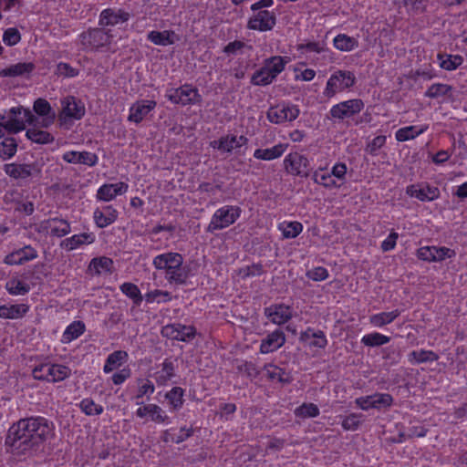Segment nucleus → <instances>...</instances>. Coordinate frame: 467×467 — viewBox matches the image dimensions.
Here are the masks:
<instances>
[{
    "mask_svg": "<svg viewBox=\"0 0 467 467\" xmlns=\"http://www.w3.org/2000/svg\"><path fill=\"white\" fill-rule=\"evenodd\" d=\"M53 423L44 417L20 419L9 427L5 445L13 453L32 454L53 435Z\"/></svg>",
    "mask_w": 467,
    "mask_h": 467,
    "instance_id": "obj_1",
    "label": "nucleus"
},
{
    "mask_svg": "<svg viewBox=\"0 0 467 467\" xmlns=\"http://www.w3.org/2000/svg\"><path fill=\"white\" fill-rule=\"evenodd\" d=\"M42 166L37 161L32 163H6L4 165V171L10 178L15 180L40 179L42 176Z\"/></svg>",
    "mask_w": 467,
    "mask_h": 467,
    "instance_id": "obj_2",
    "label": "nucleus"
},
{
    "mask_svg": "<svg viewBox=\"0 0 467 467\" xmlns=\"http://www.w3.org/2000/svg\"><path fill=\"white\" fill-rule=\"evenodd\" d=\"M242 210L238 206L226 205L218 209L212 217L207 232L213 233L233 224L241 215Z\"/></svg>",
    "mask_w": 467,
    "mask_h": 467,
    "instance_id": "obj_3",
    "label": "nucleus"
},
{
    "mask_svg": "<svg viewBox=\"0 0 467 467\" xmlns=\"http://www.w3.org/2000/svg\"><path fill=\"white\" fill-rule=\"evenodd\" d=\"M81 44L86 47L99 49L109 46L113 38L110 29L99 26L89 28L79 36Z\"/></svg>",
    "mask_w": 467,
    "mask_h": 467,
    "instance_id": "obj_4",
    "label": "nucleus"
},
{
    "mask_svg": "<svg viewBox=\"0 0 467 467\" xmlns=\"http://www.w3.org/2000/svg\"><path fill=\"white\" fill-rule=\"evenodd\" d=\"M355 83L356 78L351 71L337 70L328 78L324 94L332 98L337 92L351 88Z\"/></svg>",
    "mask_w": 467,
    "mask_h": 467,
    "instance_id": "obj_5",
    "label": "nucleus"
},
{
    "mask_svg": "<svg viewBox=\"0 0 467 467\" xmlns=\"http://www.w3.org/2000/svg\"><path fill=\"white\" fill-rule=\"evenodd\" d=\"M166 97L172 103L182 104V106L202 102V96L199 94L198 89L192 88L188 85L171 89L166 94Z\"/></svg>",
    "mask_w": 467,
    "mask_h": 467,
    "instance_id": "obj_6",
    "label": "nucleus"
},
{
    "mask_svg": "<svg viewBox=\"0 0 467 467\" xmlns=\"http://www.w3.org/2000/svg\"><path fill=\"white\" fill-rule=\"evenodd\" d=\"M161 335L173 340L189 342L194 338L196 329L192 326H186L181 323L168 324L161 327Z\"/></svg>",
    "mask_w": 467,
    "mask_h": 467,
    "instance_id": "obj_7",
    "label": "nucleus"
},
{
    "mask_svg": "<svg viewBox=\"0 0 467 467\" xmlns=\"http://www.w3.org/2000/svg\"><path fill=\"white\" fill-rule=\"evenodd\" d=\"M284 166L287 173L294 176L307 177L310 163L306 157L297 153H290L284 160Z\"/></svg>",
    "mask_w": 467,
    "mask_h": 467,
    "instance_id": "obj_8",
    "label": "nucleus"
},
{
    "mask_svg": "<svg viewBox=\"0 0 467 467\" xmlns=\"http://www.w3.org/2000/svg\"><path fill=\"white\" fill-rule=\"evenodd\" d=\"M363 108L364 103L361 99H349L334 105L330 109V115L333 119L342 120L359 113Z\"/></svg>",
    "mask_w": 467,
    "mask_h": 467,
    "instance_id": "obj_9",
    "label": "nucleus"
},
{
    "mask_svg": "<svg viewBox=\"0 0 467 467\" xmlns=\"http://www.w3.org/2000/svg\"><path fill=\"white\" fill-rule=\"evenodd\" d=\"M300 110L296 105H283L271 107L267 113V119L275 124H281L285 121H293L299 116Z\"/></svg>",
    "mask_w": 467,
    "mask_h": 467,
    "instance_id": "obj_10",
    "label": "nucleus"
},
{
    "mask_svg": "<svg viewBox=\"0 0 467 467\" xmlns=\"http://www.w3.org/2000/svg\"><path fill=\"white\" fill-rule=\"evenodd\" d=\"M130 18V14L121 8H106L99 14V26L102 27L114 26L125 23Z\"/></svg>",
    "mask_w": 467,
    "mask_h": 467,
    "instance_id": "obj_11",
    "label": "nucleus"
},
{
    "mask_svg": "<svg viewBox=\"0 0 467 467\" xmlns=\"http://www.w3.org/2000/svg\"><path fill=\"white\" fill-rule=\"evenodd\" d=\"M290 58L287 57L274 56L265 59L266 65V77L262 78L261 86L265 87L271 84L276 77L285 69V65L289 62Z\"/></svg>",
    "mask_w": 467,
    "mask_h": 467,
    "instance_id": "obj_12",
    "label": "nucleus"
},
{
    "mask_svg": "<svg viewBox=\"0 0 467 467\" xmlns=\"http://www.w3.org/2000/svg\"><path fill=\"white\" fill-rule=\"evenodd\" d=\"M275 24L276 16L275 13L267 10H260L249 19L247 27L252 30L269 31L273 29Z\"/></svg>",
    "mask_w": 467,
    "mask_h": 467,
    "instance_id": "obj_13",
    "label": "nucleus"
},
{
    "mask_svg": "<svg viewBox=\"0 0 467 467\" xmlns=\"http://www.w3.org/2000/svg\"><path fill=\"white\" fill-rule=\"evenodd\" d=\"M455 255V252L447 247L425 246L417 251L419 259L427 262H441L445 258H451Z\"/></svg>",
    "mask_w": 467,
    "mask_h": 467,
    "instance_id": "obj_14",
    "label": "nucleus"
},
{
    "mask_svg": "<svg viewBox=\"0 0 467 467\" xmlns=\"http://www.w3.org/2000/svg\"><path fill=\"white\" fill-rule=\"evenodd\" d=\"M62 114L69 119H81L86 109L80 99H77L74 96H67L61 100Z\"/></svg>",
    "mask_w": 467,
    "mask_h": 467,
    "instance_id": "obj_15",
    "label": "nucleus"
},
{
    "mask_svg": "<svg viewBox=\"0 0 467 467\" xmlns=\"http://www.w3.org/2000/svg\"><path fill=\"white\" fill-rule=\"evenodd\" d=\"M155 100L141 99L136 101L130 109L128 120L134 123H140L143 119L155 109Z\"/></svg>",
    "mask_w": 467,
    "mask_h": 467,
    "instance_id": "obj_16",
    "label": "nucleus"
},
{
    "mask_svg": "<svg viewBox=\"0 0 467 467\" xmlns=\"http://www.w3.org/2000/svg\"><path fill=\"white\" fill-rule=\"evenodd\" d=\"M407 193L421 202H431L440 197L439 188L431 186L428 183L422 185H410L407 187Z\"/></svg>",
    "mask_w": 467,
    "mask_h": 467,
    "instance_id": "obj_17",
    "label": "nucleus"
},
{
    "mask_svg": "<svg viewBox=\"0 0 467 467\" xmlns=\"http://www.w3.org/2000/svg\"><path fill=\"white\" fill-rule=\"evenodd\" d=\"M285 343V333L280 329H276L262 339L260 352L262 354L272 353L280 348Z\"/></svg>",
    "mask_w": 467,
    "mask_h": 467,
    "instance_id": "obj_18",
    "label": "nucleus"
},
{
    "mask_svg": "<svg viewBox=\"0 0 467 467\" xmlns=\"http://www.w3.org/2000/svg\"><path fill=\"white\" fill-rule=\"evenodd\" d=\"M265 315L276 325H282L292 317V311L288 306L284 304L273 305L265 308Z\"/></svg>",
    "mask_w": 467,
    "mask_h": 467,
    "instance_id": "obj_19",
    "label": "nucleus"
},
{
    "mask_svg": "<svg viewBox=\"0 0 467 467\" xmlns=\"http://www.w3.org/2000/svg\"><path fill=\"white\" fill-rule=\"evenodd\" d=\"M37 257V252L31 247L26 245L21 249H18L5 257L4 262L9 265H23L27 261L36 259Z\"/></svg>",
    "mask_w": 467,
    "mask_h": 467,
    "instance_id": "obj_20",
    "label": "nucleus"
},
{
    "mask_svg": "<svg viewBox=\"0 0 467 467\" xmlns=\"http://www.w3.org/2000/svg\"><path fill=\"white\" fill-rule=\"evenodd\" d=\"M190 267L183 265V261H180L178 265L170 266V270L166 273L165 278L171 284L185 285L190 275Z\"/></svg>",
    "mask_w": 467,
    "mask_h": 467,
    "instance_id": "obj_21",
    "label": "nucleus"
},
{
    "mask_svg": "<svg viewBox=\"0 0 467 467\" xmlns=\"http://www.w3.org/2000/svg\"><path fill=\"white\" fill-rule=\"evenodd\" d=\"M63 160L68 163H79L88 166H95L98 162V156L88 151H67L63 154Z\"/></svg>",
    "mask_w": 467,
    "mask_h": 467,
    "instance_id": "obj_22",
    "label": "nucleus"
},
{
    "mask_svg": "<svg viewBox=\"0 0 467 467\" xmlns=\"http://www.w3.org/2000/svg\"><path fill=\"white\" fill-rule=\"evenodd\" d=\"M180 261H183L181 254L169 252L155 256L152 265L158 270H165L166 274L170 270V266L178 265Z\"/></svg>",
    "mask_w": 467,
    "mask_h": 467,
    "instance_id": "obj_23",
    "label": "nucleus"
},
{
    "mask_svg": "<svg viewBox=\"0 0 467 467\" xmlns=\"http://www.w3.org/2000/svg\"><path fill=\"white\" fill-rule=\"evenodd\" d=\"M35 69V65L31 62H20L0 70L1 78H15L20 76H28Z\"/></svg>",
    "mask_w": 467,
    "mask_h": 467,
    "instance_id": "obj_24",
    "label": "nucleus"
},
{
    "mask_svg": "<svg viewBox=\"0 0 467 467\" xmlns=\"http://www.w3.org/2000/svg\"><path fill=\"white\" fill-rule=\"evenodd\" d=\"M46 381L60 382L71 375V369L65 365L47 363Z\"/></svg>",
    "mask_w": 467,
    "mask_h": 467,
    "instance_id": "obj_25",
    "label": "nucleus"
},
{
    "mask_svg": "<svg viewBox=\"0 0 467 467\" xmlns=\"http://www.w3.org/2000/svg\"><path fill=\"white\" fill-rule=\"evenodd\" d=\"M118 212L112 206H106L103 211L97 209L94 212V220L98 227L104 228L116 221Z\"/></svg>",
    "mask_w": 467,
    "mask_h": 467,
    "instance_id": "obj_26",
    "label": "nucleus"
},
{
    "mask_svg": "<svg viewBox=\"0 0 467 467\" xmlns=\"http://www.w3.org/2000/svg\"><path fill=\"white\" fill-rule=\"evenodd\" d=\"M113 264L111 258L106 256L95 257L90 261L88 270L97 275H99L102 272L111 274Z\"/></svg>",
    "mask_w": 467,
    "mask_h": 467,
    "instance_id": "obj_27",
    "label": "nucleus"
},
{
    "mask_svg": "<svg viewBox=\"0 0 467 467\" xmlns=\"http://www.w3.org/2000/svg\"><path fill=\"white\" fill-rule=\"evenodd\" d=\"M29 306L26 304L0 306V318L16 319L24 317Z\"/></svg>",
    "mask_w": 467,
    "mask_h": 467,
    "instance_id": "obj_28",
    "label": "nucleus"
},
{
    "mask_svg": "<svg viewBox=\"0 0 467 467\" xmlns=\"http://www.w3.org/2000/svg\"><path fill=\"white\" fill-rule=\"evenodd\" d=\"M264 368L266 371L267 378L271 380H277L281 383L288 384L293 379L290 373L285 372L284 368L275 365L266 364Z\"/></svg>",
    "mask_w": 467,
    "mask_h": 467,
    "instance_id": "obj_29",
    "label": "nucleus"
},
{
    "mask_svg": "<svg viewBox=\"0 0 467 467\" xmlns=\"http://www.w3.org/2000/svg\"><path fill=\"white\" fill-rule=\"evenodd\" d=\"M128 353L124 350H116L109 354L105 361L103 371L109 373L128 359Z\"/></svg>",
    "mask_w": 467,
    "mask_h": 467,
    "instance_id": "obj_30",
    "label": "nucleus"
},
{
    "mask_svg": "<svg viewBox=\"0 0 467 467\" xmlns=\"http://www.w3.org/2000/svg\"><path fill=\"white\" fill-rule=\"evenodd\" d=\"M95 237L92 234L83 233L80 234H75L69 238L64 240L61 245H65V248L68 251L74 250L81 244H92Z\"/></svg>",
    "mask_w": 467,
    "mask_h": 467,
    "instance_id": "obj_31",
    "label": "nucleus"
},
{
    "mask_svg": "<svg viewBox=\"0 0 467 467\" xmlns=\"http://www.w3.org/2000/svg\"><path fill=\"white\" fill-rule=\"evenodd\" d=\"M175 33L173 31L165 30V31H150L148 34V40L151 43L159 46H168L174 44L173 36Z\"/></svg>",
    "mask_w": 467,
    "mask_h": 467,
    "instance_id": "obj_32",
    "label": "nucleus"
},
{
    "mask_svg": "<svg viewBox=\"0 0 467 467\" xmlns=\"http://www.w3.org/2000/svg\"><path fill=\"white\" fill-rule=\"evenodd\" d=\"M285 150L284 144H277L268 149H257L254 152V157L258 160L271 161L280 157Z\"/></svg>",
    "mask_w": 467,
    "mask_h": 467,
    "instance_id": "obj_33",
    "label": "nucleus"
},
{
    "mask_svg": "<svg viewBox=\"0 0 467 467\" xmlns=\"http://www.w3.org/2000/svg\"><path fill=\"white\" fill-rule=\"evenodd\" d=\"M400 315V311L399 309H395L390 312H381V313L370 316L369 322L373 326L380 327L385 325L390 324Z\"/></svg>",
    "mask_w": 467,
    "mask_h": 467,
    "instance_id": "obj_34",
    "label": "nucleus"
},
{
    "mask_svg": "<svg viewBox=\"0 0 467 467\" xmlns=\"http://www.w3.org/2000/svg\"><path fill=\"white\" fill-rule=\"evenodd\" d=\"M17 142L13 137H6L0 142V159L3 161L14 157L17 151Z\"/></svg>",
    "mask_w": 467,
    "mask_h": 467,
    "instance_id": "obj_35",
    "label": "nucleus"
},
{
    "mask_svg": "<svg viewBox=\"0 0 467 467\" xmlns=\"http://www.w3.org/2000/svg\"><path fill=\"white\" fill-rule=\"evenodd\" d=\"M26 136L31 141L37 144H48L54 141V136L45 130H40L37 129H28L26 130Z\"/></svg>",
    "mask_w": 467,
    "mask_h": 467,
    "instance_id": "obj_36",
    "label": "nucleus"
},
{
    "mask_svg": "<svg viewBox=\"0 0 467 467\" xmlns=\"http://www.w3.org/2000/svg\"><path fill=\"white\" fill-rule=\"evenodd\" d=\"M5 288L13 296H24L30 291V285L16 277L9 279Z\"/></svg>",
    "mask_w": 467,
    "mask_h": 467,
    "instance_id": "obj_37",
    "label": "nucleus"
},
{
    "mask_svg": "<svg viewBox=\"0 0 467 467\" xmlns=\"http://www.w3.org/2000/svg\"><path fill=\"white\" fill-rule=\"evenodd\" d=\"M438 59L441 67L449 71L456 69L463 62L460 55L438 54Z\"/></svg>",
    "mask_w": 467,
    "mask_h": 467,
    "instance_id": "obj_38",
    "label": "nucleus"
},
{
    "mask_svg": "<svg viewBox=\"0 0 467 467\" xmlns=\"http://www.w3.org/2000/svg\"><path fill=\"white\" fill-rule=\"evenodd\" d=\"M85 332V324L82 321H74L67 327L63 333L62 341L65 343L71 342L78 338Z\"/></svg>",
    "mask_w": 467,
    "mask_h": 467,
    "instance_id": "obj_39",
    "label": "nucleus"
},
{
    "mask_svg": "<svg viewBox=\"0 0 467 467\" xmlns=\"http://www.w3.org/2000/svg\"><path fill=\"white\" fill-rule=\"evenodd\" d=\"M120 291L129 298L133 301V304L137 306H140L143 296L139 287L132 283L126 282L119 286Z\"/></svg>",
    "mask_w": 467,
    "mask_h": 467,
    "instance_id": "obj_40",
    "label": "nucleus"
},
{
    "mask_svg": "<svg viewBox=\"0 0 467 467\" xmlns=\"http://www.w3.org/2000/svg\"><path fill=\"white\" fill-rule=\"evenodd\" d=\"M439 355L431 350H414L409 354V360L415 363H425L437 361Z\"/></svg>",
    "mask_w": 467,
    "mask_h": 467,
    "instance_id": "obj_41",
    "label": "nucleus"
},
{
    "mask_svg": "<svg viewBox=\"0 0 467 467\" xmlns=\"http://www.w3.org/2000/svg\"><path fill=\"white\" fill-rule=\"evenodd\" d=\"M334 46L340 51H351L358 47V42L354 37L339 34L334 38Z\"/></svg>",
    "mask_w": 467,
    "mask_h": 467,
    "instance_id": "obj_42",
    "label": "nucleus"
},
{
    "mask_svg": "<svg viewBox=\"0 0 467 467\" xmlns=\"http://www.w3.org/2000/svg\"><path fill=\"white\" fill-rule=\"evenodd\" d=\"M390 340L389 337L382 335L378 332L367 334L361 338V343L367 347H379L389 343Z\"/></svg>",
    "mask_w": 467,
    "mask_h": 467,
    "instance_id": "obj_43",
    "label": "nucleus"
},
{
    "mask_svg": "<svg viewBox=\"0 0 467 467\" xmlns=\"http://www.w3.org/2000/svg\"><path fill=\"white\" fill-rule=\"evenodd\" d=\"M183 393L184 390L181 387H173L166 393L165 398L169 400L174 410H178L182 408L183 404Z\"/></svg>",
    "mask_w": 467,
    "mask_h": 467,
    "instance_id": "obj_44",
    "label": "nucleus"
},
{
    "mask_svg": "<svg viewBox=\"0 0 467 467\" xmlns=\"http://www.w3.org/2000/svg\"><path fill=\"white\" fill-rule=\"evenodd\" d=\"M452 90V87L447 84H432L425 92V96L431 99H437L448 95Z\"/></svg>",
    "mask_w": 467,
    "mask_h": 467,
    "instance_id": "obj_45",
    "label": "nucleus"
},
{
    "mask_svg": "<svg viewBox=\"0 0 467 467\" xmlns=\"http://www.w3.org/2000/svg\"><path fill=\"white\" fill-rule=\"evenodd\" d=\"M426 129L427 127H425L424 129H420V130H416L415 126H408L401 128L398 130L396 132V140L398 141H406L414 139L420 134H421Z\"/></svg>",
    "mask_w": 467,
    "mask_h": 467,
    "instance_id": "obj_46",
    "label": "nucleus"
},
{
    "mask_svg": "<svg viewBox=\"0 0 467 467\" xmlns=\"http://www.w3.org/2000/svg\"><path fill=\"white\" fill-rule=\"evenodd\" d=\"M320 413L318 407L314 403H303L295 410V414L301 418H314Z\"/></svg>",
    "mask_w": 467,
    "mask_h": 467,
    "instance_id": "obj_47",
    "label": "nucleus"
},
{
    "mask_svg": "<svg viewBox=\"0 0 467 467\" xmlns=\"http://www.w3.org/2000/svg\"><path fill=\"white\" fill-rule=\"evenodd\" d=\"M50 223H59V225H54L51 228L50 234L53 236L63 237L70 233V225L67 221L59 219V218H52L49 220Z\"/></svg>",
    "mask_w": 467,
    "mask_h": 467,
    "instance_id": "obj_48",
    "label": "nucleus"
},
{
    "mask_svg": "<svg viewBox=\"0 0 467 467\" xmlns=\"http://www.w3.org/2000/svg\"><path fill=\"white\" fill-rule=\"evenodd\" d=\"M373 396V409L382 410L392 405L393 398L389 393H375Z\"/></svg>",
    "mask_w": 467,
    "mask_h": 467,
    "instance_id": "obj_49",
    "label": "nucleus"
},
{
    "mask_svg": "<svg viewBox=\"0 0 467 467\" xmlns=\"http://www.w3.org/2000/svg\"><path fill=\"white\" fill-rule=\"evenodd\" d=\"M161 367V375L159 376L158 381L164 383L175 376V366L172 360L166 358Z\"/></svg>",
    "mask_w": 467,
    "mask_h": 467,
    "instance_id": "obj_50",
    "label": "nucleus"
},
{
    "mask_svg": "<svg viewBox=\"0 0 467 467\" xmlns=\"http://www.w3.org/2000/svg\"><path fill=\"white\" fill-rule=\"evenodd\" d=\"M79 407L81 410L88 416L99 415L103 412V408L100 405H97L92 399H84Z\"/></svg>",
    "mask_w": 467,
    "mask_h": 467,
    "instance_id": "obj_51",
    "label": "nucleus"
},
{
    "mask_svg": "<svg viewBox=\"0 0 467 467\" xmlns=\"http://www.w3.org/2000/svg\"><path fill=\"white\" fill-rule=\"evenodd\" d=\"M33 108L35 112L42 117H47L56 114L55 111L52 109L49 102L45 99L39 98L36 99Z\"/></svg>",
    "mask_w": 467,
    "mask_h": 467,
    "instance_id": "obj_52",
    "label": "nucleus"
},
{
    "mask_svg": "<svg viewBox=\"0 0 467 467\" xmlns=\"http://www.w3.org/2000/svg\"><path fill=\"white\" fill-rule=\"evenodd\" d=\"M2 128H4L9 134H16L26 129V124L23 119L18 118H10L9 120L5 121L2 124Z\"/></svg>",
    "mask_w": 467,
    "mask_h": 467,
    "instance_id": "obj_53",
    "label": "nucleus"
},
{
    "mask_svg": "<svg viewBox=\"0 0 467 467\" xmlns=\"http://www.w3.org/2000/svg\"><path fill=\"white\" fill-rule=\"evenodd\" d=\"M55 74L63 78H74L79 74V70L71 67L68 63L59 62L57 65Z\"/></svg>",
    "mask_w": 467,
    "mask_h": 467,
    "instance_id": "obj_54",
    "label": "nucleus"
},
{
    "mask_svg": "<svg viewBox=\"0 0 467 467\" xmlns=\"http://www.w3.org/2000/svg\"><path fill=\"white\" fill-rule=\"evenodd\" d=\"M312 179L316 183L321 184L326 188H333L337 186V183L330 173H320L316 171Z\"/></svg>",
    "mask_w": 467,
    "mask_h": 467,
    "instance_id": "obj_55",
    "label": "nucleus"
},
{
    "mask_svg": "<svg viewBox=\"0 0 467 467\" xmlns=\"http://www.w3.org/2000/svg\"><path fill=\"white\" fill-rule=\"evenodd\" d=\"M171 298V294L168 291H162L158 289L150 291L145 295V300L148 303H152L156 300L158 301V303H160L161 301L167 302L170 301Z\"/></svg>",
    "mask_w": 467,
    "mask_h": 467,
    "instance_id": "obj_56",
    "label": "nucleus"
},
{
    "mask_svg": "<svg viewBox=\"0 0 467 467\" xmlns=\"http://www.w3.org/2000/svg\"><path fill=\"white\" fill-rule=\"evenodd\" d=\"M21 40L20 32L15 28H7L3 35V41L5 45L12 47L16 45Z\"/></svg>",
    "mask_w": 467,
    "mask_h": 467,
    "instance_id": "obj_57",
    "label": "nucleus"
},
{
    "mask_svg": "<svg viewBox=\"0 0 467 467\" xmlns=\"http://www.w3.org/2000/svg\"><path fill=\"white\" fill-rule=\"evenodd\" d=\"M386 143V136L379 135L375 137L371 141H369L365 149V150L372 155H378V150L384 146Z\"/></svg>",
    "mask_w": 467,
    "mask_h": 467,
    "instance_id": "obj_58",
    "label": "nucleus"
},
{
    "mask_svg": "<svg viewBox=\"0 0 467 467\" xmlns=\"http://www.w3.org/2000/svg\"><path fill=\"white\" fill-rule=\"evenodd\" d=\"M303 230V226L298 222H290L283 228V235L285 238H295Z\"/></svg>",
    "mask_w": 467,
    "mask_h": 467,
    "instance_id": "obj_59",
    "label": "nucleus"
},
{
    "mask_svg": "<svg viewBox=\"0 0 467 467\" xmlns=\"http://www.w3.org/2000/svg\"><path fill=\"white\" fill-rule=\"evenodd\" d=\"M383 358L389 360L390 364H396L400 359V350L394 347L389 346L382 349Z\"/></svg>",
    "mask_w": 467,
    "mask_h": 467,
    "instance_id": "obj_60",
    "label": "nucleus"
},
{
    "mask_svg": "<svg viewBox=\"0 0 467 467\" xmlns=\"http://www.w3.org/2000/svg\"><path fill=\"white\" fill-rule=\"evenodd\" d=\"M360 415L352 413L342 421V428L346 431H356L360 425Z\"/></svg>",
    "mask_w": 467,
    "mask_h": 467,
    "instance_id": "obj_61",
    "label": "nucleus"
},
{
    "mask_svg": "<svg viewBox=\"0 0 467 467\" xmlns=\"http://www.w3.org/2000/svg\"><path fill=\"white\" fill-rule=\"evenodd\" d=\"M306 275L314 281H323L328 277V271L322 266L308 270Z\"/></svg>",
    "mask_w": 467,
    "mask_h": 467,
    "instance_id": "obj_62",
    "label": "nucleus"
},
{
    "mask_svg": "<svg viewBox=\"0 0 467 467\" xmlns=\"http://www.w3.org/2000/svg\"><path fill=\"white\" fill-rule=\"evenodd\" d=\"M237 368L239 371L244 372L250 379H255L259 375V370L252 362L245 361L239 365Z\"/></svg>",
    "mask_w": 467,
    "mask_h": 467,
    "instance_id": "obj_63",
    "label": "nucleus"
},
{
    "mask_svg": "<svg viewBox=\"0 0 467 467\" xmlns=\"http://www.w3.org/2000/svg\"><path fill=\"white\" fill-rule=\"evenodd\" d=\"M244 277L261 275L264 273L263 265L261 264H254L245 266L240 270Z\"/></svg>",
    "mask_w": 467,
    "mask_h": 467,
    "instance_id": "obj_64",
    "label": "nucleus"
}]
</instances>
